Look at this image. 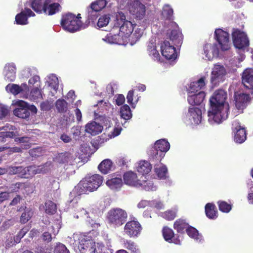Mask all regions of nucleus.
Returning a JSON list of instances; mask_svg holds the SVG:
<instances>
[{"label": "nucleus", "instance_id": "nucleus-1", "mask_svg": "<svg viewBox=\"0 0 253 253\" xmlns=\"http://www.w3.org/2000/svg\"><path fill=\"white\" fill-rule=\"evenodd\" d=\"M226 97V92L223 89L216 90L211 97L208 111V121L211 124H218L227 118L229 105L225 102Z\"/></svg>", "mask_w": 253, "mask_h": 253}, {"label": "nucleus", "instance_id": "nucleus-2", "mask_svg": "<svg viewBox=\"0 0 253 253\" xmlns=\"http://www.w3.org/2000/svg\"><path fill=\"white\" fill-rule=\"evenodd\" d=\"M167 35L172 43L167 40L164 41L161 46V53L166 59L173 61L177 56L174 45L177 46L181 45L182 35L178 25L173 22H170Z\"/></svg>", "mask_w": 253, "mask_h": 253}, {"label": "nucleus", "instance_id": "nucleus-3", "mask_svg": "<svg viewBox=\"0 0 253 253\" xmlns=\"http://www.w3.org/2000/svg\"><path fill=\"white\" fill-rule=\"evenodd\" d=\"M72 238L74 241L73 244L78 247L81 253H98L100 251L98 250V247L103 246L83 235L74 234L70 239L72 240Z\"/></svg>", "mask_w": 253, "mask_h": 253}, {"label": "nucleus", "instance_id": "nucleus-4", "mask_svg": "<svg viewBox=\"0 0 253 253\" xmlns=\"http://www.w3.org/2000/svg\"><path fill=\"white\" fill-rule=\"evenodd\" d=\"M102 182V176L99 174H94L81 180L75 189L79 194L88 193L96 190Z\"/></svg>", "mask_w": 253, "mask_h": 253}, {"label": "nucleus", "instance_id": "nucleus-5", "mask_svg": "<svg viewBox=\"0 0 253 253\" xmlns=\"http://www.w3.org/2000/svg\"><path fill=\"white\" fill-rule=\"evenodd\" d=\"M232 36L234 46L240 50L238 53L240 55L239 63H240L245 58L244 52L249 46V40L246 33L238 29H233Z\"/></svg>", "mask_w": 253, "mask_h": 253}, {"label": "nucleus", "instance_id": "nucleus-6", "mask_svg": "<svg viewBox=\"0 0 253 253\" xmlns=\"http://www.w3.org/2000/svg\"><path fill=\"white\" fill-rule=\"evenodd\" d=\"M80 18H81L80 14L76 16L72 13H67L63 15L61 24L66 31L74 32L79 30L82 26Z\"/></svg>", "mask_w": 253, "mask_h": 253}, {"label": "nucleus", "instance_id": "nucleus-7", "mask_svg": "<svg viewBox=\"0 0 253 253\" xmlns=\"http://www.w3.org/2000/svg\"><path fill=\"white\" fill-rule=\"evenodd\" d=\"M116 20L118 26H120L119 33L127 42V39L132 33L133 25L130 21L126 20V16L122 12H119L117 14Z\"/></svg>", "mask_w": 253, "mask_h": 253}, {"label": "nucleus", "instance_id": "nucleus-8", "mask_svg": "<svg viewBox=\"0 0 253 253\" xmlns=\"http://www.w3.org/2000/svg\"><path fill=\"white\" fill-rule=\"evenodd\" d=\"M170 148L169 143L166 139L157 140L154 147L149 151V155L152 159L161 160Z\"/></svg>", "mask_w": 253, "mask_h": 253}, {"label": "nucleus", "instance_id": "nucleus-9", "mask_svg": "<svg viewBox=\"0 0 253 253\" xmlns=\"http://www.w3.org/2000/svg\"><path fill=\"white\" fill-rule=\"evenodd\" d=\"M127 216L126 211L119 208L110 210L107 214L109 222L117 227L123 225L126 222Z\"/></svg>", "mask_w": 253, "mask_h": 253}, {"label": "nucleus", "instance_id": "nucleus-10", "mask_svg": "<svg viewBox=\"0 0 253 253\" xmlns=\"http://www.w3.org/2000/svg\"><path fill=\"white\" fill-rule=\"evenodd\" d=\"M226 74L227 71L223 65L219 63L214 64L211 71V83L216 85L223 82L225 79Z\"/></svg>", "mask_w": 253, "mask_h": 253}, {"label": "nucleus", "instance_id": "nucleus-11", "mask_svg": "<svg viewBox=\"0 0 253 253\" xmlns=\"http://www.w3.org/2000/svg\"><path fill=\"white\" fill-rule=\"evenodd\" d=\"M17 107L13 111L15 116L22 119H26L30 116V111L36 113L37 109L34 105H29L27 102L19 100L17 102Z\"/></svg>", "mask_w": 253, "mask_h": 253}, {"label": "nucleus", "instance_id": "nucleus-12", "mask_svg": "<svg viewBox=\"0 0 253 253\" xmlns=\"http://www.w3.org/2000/svg\"><path fill=\"white\" fill-rule=\"evenodd\" d=\"M214 37L220 47L221 51H227L230 49V44L229 41V35L227 32L221 29H216L214 32Z\"/></svg>", "mask_w": 253, "mask_h": 253}, {"label": "nucleus", "instance_id": "nucleus-13", "mask_svg": "<svg viewBox=\"0 0 253 253\" xmlns=\"http://www.w3.org/2000/svg\"><path fill=\"white\" fill-rule=\"evenodd\" d=\"M99 209L96 208L94 205H92L87 209V211L84 209L80 211L81 216H85L87 218V222L91 225L93 228H97L100 224L93 219L95 218V214L97 213Z\"/></svg>", "mask_w": 253, "mask_h": 253}, {"label": "nucleus", "instance_id": "nucleus-14", "mask_svg": "<svg viewBox=\"0 0 253 253\" xmlns=\"http://www.w3.org/2000/svg\"><path fill=\"white\" fill-rule=\"evenodd\" d=\"M202 112L197 107H190L184 120L187 123L198 125L201 122Z\"/></svg>", "mask_w": 253, "mask_h": 253}, {"label": "nucleus", "instance_id": "nucleus-15", "mask_svg": "<svg viewBox=\"0 0 253 253\" xmlns=\"http://www.w3.org/2000/svg\"><path fill=\"white\" fill-rule=\"evenodd\" d=\"M234 98L236 107L240 112H242L251 99L249 94L243 92H235Z\"/></svg>", "mask_w": 253, "mask_h": 253}, {"label": "nucleus", "instance_id": "nucleus-16", "mask_svg": "<svg viewBox=\"0 0 253 253\" xmlns=\"http://www.w3.org/2000/svg\"><path fill=\"white\" fill-rule=\"evenodd\" d=\"M142 228L137 221L127 222L125 226L124 232L130 237H136L140 234Z\"/></svg>", "mask_w": 253, "mask_h": 253}, {"label": "nucleus", "instance_id": "nucleus-17", "mask_svg": "<svg viewBox=\"0 0 253 253\" xmlns=\"http://www.w3.org/2000/svg\"><path fill=\"white\" fill-rule=\"evenodd\" d=\"M220 54L219 48L216 43H207L204 47V54L205 59L211 60L214 58L217 57Z\"/></svg>", "mask_w": 253, "mask_h": 253}, {"label": "nucleus", "instance_id": "nucleus-18", "mask_svg": "<svg viewBox=\"0 0 253 253\" xmlns=\"http://www.w3.org/2000/svg\"><path fill=\"white\" fill-rule=\"evenodd\" d=\"M129 12L136 18L142 19L145 14V6L138 0L132 2L128 8Z\"/></svg>", "mask_w": 253, "mask_h": 253}, {"label": "nucleus", "instance_id": "nucleus-19", "mask_svg": "<svg viewBox=\"0 0 253 253\" xmlns=\"http://www.w3.org/2000/svg\"><path fill=\"white\" fill-rule=\"evenodd\" d=\"M208 77V74H206L201 77L196 81L191 83L187 89L188 93H198L200 91L201 89H203L207 83Z\"/></svg>", "mask_w": 253, "mask_h": 253}, {"label": "nucleus", "instance_id": "nucleus-20", "mask_svg": "<svg viewBox=\"0 0 253 253\" xmlns=\"http://www.w3.org/2000/svg\"><path fill=\"white\" fill-rule=\"evenodd\" d=\"M7 92H10L14 95L20 94L21 97L24 98L25 92L28 89V85L26 83H23L21 85L14 84H9L5 87Z\"/></svg>", "mask_w": 253, "mask_h": 253}, {"label": "nucleus", "instance_id": "nucleus-21", "mask_svg": "<svg viewBox=\"0 0 253 253\" xmlns=\"http://www.w3.org/2000/svg\"><path fill=\"white\" fill-rule=\"evenodd\" d=\"M234 132V141L238 143H242L246 139V133L245 128L241 126L240 123L235 121L233 123Z\"/></svg>", "mask_w": 253, "mask_h": 253}, {"label": "nucleus", "instance_id": "nucleus-22", "mask_svg": "<svg viewBox=\"0 0 253 253\" xmlns=\"http://www.w3.org/2000/svg\"><path fill=\"white\" fill-rule=\"evenodd\" d=\"M147 52L148 55L155 61H159L160 55L156 49V39L151 38L147 44Z\"/></svg>", "mask_w": 253, "mask_h": 253}, {"label": "nucleus", "instance_id": "nucleus-23", "mask_svg": "<svg viewBox=\"0 0 253 253\" xmlns=\"http://www.w3.org/2000/svg\"><path fill=\"white\" fill-rule=\"evenodd\" d=\"M242 83L247 88L253 89V68L244 70L242 77Z\"/></svg>", "mask_w": 253, "mask_h": 253}, {"label": "nucleus", "instance_id": "nucleus-24", "mask_svg": "<svg viewBox=\"0 0 253 253\" xmlns=\"http://www.w3.org/2000/svg\"><path fill=\"white\" fill-rule=\"evenodd\" d=\"M35 15V13L30 9L25 8L24 10L16 16L15 21L17 24L26 25L28 23V17Z\"/></svg>", "mask_w": 253, "mask_h": 253}, {"label": "nucleus", "instance_id": "nucleus-25", "mask_svg": "<svg viewBox=\"0 0 253 253\" xmlns=\"http://www.w3.org/2000/svg\"><path fill=\"white\" fill-rule=\"evenodd\" d=\"M3 74L5 79L9 82L13 81L16 77V66L14 63H8L5 65Z\"/></svg>", "mask_w": 253, "mask_h": 253}, {"label": "nucleus", "instance_id": "nucleus-26", "mask_svg": "<svg viewBox=\"0 0 253 253\" xmlns=\"http://www.w3.org/2000/svg\"><path fill=\"white\" fill-rule=\"evenodd\" d=\"M205 93L204 91H199L196 93H188V102L192 105L200 104L204 99Z\"/></svg>", "mask_w": 253, "mask_h": 253}, {"label": "nucleus", "instance_id": "nucleus-27", "mask_svg": "<svg viewBox=\"0 0 253 253\" xmlns=\"http://www.w3.org/2000/svg\"><path fill=\"white\" fill-rule=\"evenodd\" d=\"M124 180L125 184L133 186H138L140 184V180L138 179L135 173L128 171L124 174Z\"/></svg>", "mask_w": 253, "mask_h": 253}, {"label": "nucleus", "instance_id": "nucleus-28", "mask_svg": "<svg viewBox=\"0 0 253 253\" xmlns=\"http://www.w3.org/2000/svg\"><path fill=\"white\" fill-rule=\"evenodd\" d=\"M24 98L28 99L34 101H37L42 98L41 91L38 87H35L31 90L30 92H29V88L28 86V89L27 91L25 92Z\"/></svg>", "mask_w": 253, "mask_h": 253}, {"label": "nucleus", "instance_id": "nucleus-29", "mask_svg": "<svg viewBox=\"0 0 253 253\" xmlns=\"http://www.w3.org/2000/svg\"><path fill=\"white\" fill-rule=\"evenodd\" d=\"M61 226L59 222L56 223L54 225H51L48 229V232H45L42 235V239L43 240L47 241V242H50L52 239V236L55 235L58 233L59 230Z\"/></svg>", "mask_w": 253, "mask_h": 253}, {"label": "nucleus", "instance_id": "nucleus-30", "mask_svg": "<svg viewBox=\"0 0 253 253\" xmlns=\"http://www.w3.org/2000/svg\"><path fill=\"white\" fill-rule=\"evenodd\" d=\"M102 126L95 122H91L85 126V131L92 135H95L101 132L102 130Z\"/></svg>", "mask_w": 253, "mask_h": 253}, {"label": "nucleus", "instance_id": "nucleus-31", "mask_svg": "<svg viewBox=\"0 0 253 253\" xmlns=\"http://www.w3.org/2000/svg\"><path fill=\"white\" fill-rule=\"evenodd\" d=\"M105 42L110 44H123L126 42L120 33L118 35H112L109 34L104 39H103Z\"/></svg>", "mask_w": 253, "mask_h": 253}, {"label": "nucleus", "instance_id": "nucleus-32", "mask_svg": "<svg viewBox=\"0 0 253 253\" xmlns=\"http://www.w3.org/2000/svg\"><path fill=\"white\" fill-rule=\"evenodd\" d=\"M51 0H34L31 3V7L37 12L43 11L45 5L50 2Z\"/></svg>", "mask_w": 253, "mask_h": 253}, {"label": "nucleus", "instance_id": "nucleus-33", "mask_svg": "<svg viewBox=\"0 0 253 253\" xmlns=\"http://www.w3.org/2000/svg\"><path fill=\"white\" fill-rule=\"evenodd\" d=\"M152 166L147 161H143L140 162L137 167V170L138 172L142 175L148 174L151 170Z\"/></svg>", "mask_w": 253, "mask_h": 253}, {"label": "nucleus", "instance_id": "nucleus-34", "mask_svg": "<svg viewBox=\"0 0 253 253\" xmlns=\"http://www.w3.org/2000/svg\"><path fill=\"white\" fill-rule=\"evenodd\" d=\"M206 214L210 219H215L217 217V211L215 205L211 203H208L205 206Z\"/></svg>", "mask_w": 253, "mask_h": 253}, {"label": "nucleus", "instance_id": "nucleus-35", "mask_svg": "<svg viewBox=\"0 0 253 253\" xmlns=\"http://www.w3.org/2000/svg\"><path fill=\"white\" fill-rule=\"evenodd\" d=\"M106 185L113 190H118L123 185V181L120 177L112 178L106 181Z\"/></svg>", "mask_w": 253, "mask_h": 253}, {"label": "nucleus", "instance_id": "nucleus-36", "mask_svg": "<svg viewBox=\"0 0 253 253\" xmlns=\"http://www.w3.org/2000/svg\"><path fill=\"white\" fill-rule=\"evenodd\" d=\"M163 235L166 241L170 242H173L176 244H180L179 241H174V233L172 229L167 227H165L163 230Z\"/></svg>", "mask_w": 253, "mask_h": 253}, {"label": "nucleus", "instance_id": "nucleus-37", "mask_svg": "<svg viewBox=\"0 0 253 253\" xmlns=\"http://www.w3.org/2000/svg\"><path fill=\"white\" fill-rule=\"evenodd\" d=\"M61 6L58 3H53L50 4H46L43 9V12L49 15L54 14L60 10Z\"/></svg>", "mask_w": 253, "mask_h": 253}, {"label": "nucleus", "instance_id": "nucleus-38", "mask_svg": "<svg viewBox=\"0 0 253 253\" xmlns=\"http://www.w3.org/2000/svg\"><path fill=\"white\" fill-rule=\"evenodd\" d=\"M25 168L22 166H10L7 168V173L9 174H18L21 177L25 176Z\"/></svg>", "mask_w": 253, "mask_h": 253}, {"label": "nucleus", "instance_id": "nucleus-39", "mask_svg": "<svg viewBox=\"0 0 253 253\" xmlns=\"http://www.w3.org/2000/svg\"><path fill=\"white\" fill-rule=\"evenodd\" d=\"M186 232L188 236L194 239L198 243H200L203 240L202 235L200 234L197 229L192 227H189L186 229Z\"/></svg>", "mask_w": 253, "mask_h": 253}, {"label": "nucleus", "instance_id": "nucleus-40", "mask_svg": "<svg viewBox=\"0 0 253 253\" xmlns=\"http://www.w3.org/2000/svg\"><path fill=\"white\" fill-rule=\"evenodd\" d=\"M112 162L109 159L103 160L98 166V169L104 174H106L111 169Z\"/></svg>", "mask_w": 253, "mask_h": 253}, {"label": "nucleus", "instance_id": "nucleus-41", "mask_svg": "<svg viewBox=\"0 0 253 253\" xmlns=\"http://www.w3.org/2000/svg\"><path fill=\"white\" fill-rule=\"evenodd\" d=\"M46 83L48 84V86L55 91L58 89L59 85L58 79L55 75L51 74L49 75L47 77Z\"/></svg>", "mask_w": 253, "mask_h": 253}, {"label": "nucleus", "instance_id": "nucleus-42", "mask_svg": "<svg viewBox=\"0 0 253 253\" xmlns=\"http://www.w3.org/2000/svg\"><path fill=\"white\" fill-rule=\"evenodd\" d=\"M124 247L130 251L131 253H140L139 249L137 245L131 240H124Z\"/></svg>", "mask_w": 253, "mask_h": 253}, {"label": "nucleus", "instance_id": "nucleus-43", "mask_svg": "<svg viewBox=\"0 0 253 253\" xmlns=\"http://www.w3.org/2000/svg\"><path fill=\"white\" fill-rule=\"evenodd\" d=\"M120 115L125 120H130L132 117V113L130 107L127 105L123 106L120 111Z\"/></svg>", "mask_w": 253, "mask_h": 253}, {"label": "nucleus", "instance_id": "nucleus-44", "mask_svg": "<svg viewBox=\"0 0 253 253\" xmlns=\"http://www.w3.org/2000/svg\"><path fill=\"white\" fill-rule=\"evenodd\" d=\"M155 171L159 178L165 179L167 177L168 169L166 166L158 165L155 168Z\"/></svg>", "mask_w": 253, "mask_h": 253}, {"label": "nucleus", "instance_id": "nucleus-45", "mask_svg": "<svg viewBox=\"0 0 253 253\" xmlns=\"http://www.w3.org/2000/svg\"><path fill=\"white\" fill-rule=\"evenodd\" d=\"M45 212L49 214H53L57 210L56 204L51 201H47L44 204Z\"/></svg>", "mask_w": 253, "mask_h": 253}, {"label": "nucleus", "instance_id": "nucleus-46", "mask_svg": "<svg viewBox=\"0 0 253 253\" xmlns=\"http://www.w3.org/2000/svg\"><path fill=\"white\" fill-rule=\"evenodd\" d=\"M71 158V154L69 153H62L59 154L54 159V161L60 164L67 163Z\"/></svg>", "mask_w": 253, "mask_h": 253}, {"label": "nucleus", "instance_id": "nucleus-47", "mask_svg": "<svg viewBox=\"0 0 253 253\" xmlns=\"http://www.w3.org/2000/svg\"><path fill=\"white\" fill-rule=\"evenodd\" d=\"M173 11L169 4H165L163 8L162 15L166 19H170L173 17Z\"/></svg>", "mask_w": 253, "mask_h": 253}, {"label": "nucleus", "instance_id": "nucleus-48", "mask_svg": "<svg viewBox=\"0 0 253 253\" xmlns=\"http://www.w3.org/2000/svg\"><path fill=\"white\" fill-rule=\"evenodd\" d=\"M188 224L183 220L181 219H178L176 220L174 224V228L178 232H183L184 230L188 228Z\"/></svg>", "mask_w": 253, "mask_h": 253}, {"label": "nucleus", "instance_id": "nucleus-49", "mask_svg": "<svg viewBox=\"0 0 253 253\" xmlns=\"http://www.w3.org/2000/svg\"><path fill=\"white\" fill-rule=\"evenodd\" d=\"M33 215V211L30 208L25 207L24 212L22 213L20 217V222L25 223L28 222Z\"/></svg>", "mask_w": 253, "mask_h": 253}, {"label": "nucleus", "instance_id": "nucleus-50", "mask_svg": "<svg viewBox=\"0 0 253 253\" xmlns=\"http://www.w3.org/2000/svg\"><path fill=\"white\" fill-rule=\"evenodd\" d=\"M26 174L25 178H28L29 176H33L36 174L40 173L39 167L36 166H30L27 168H25Z\"/></svg>", "mask_w": 253, "mask_h": 253}, {"label": "nucleus", "instance_id": "nucleus-51", "mask_svg": "<svg viewBox=\"0 0 253 253\" xmlns=\"http://www.w3.org/2000/svg\"><path fill=\"white\" fill-rule=\"evenodd\" d=\"M55 107L58 112H65L67 110V103L64 99H59L55 103Z\"/></svg>", "mask_w": 253, "mask_h": 253}, {"label": "nucleus", "instance_id": "nucleus-52", "mask_svg": "<svg viewBox=\"0 0 253 253\" xmlns=\"http://www.w3.org/2000/svg\"><path fill=\"white\" fill-rule=\"evenodd\" d=\"M139 186H142L144 189L147 191H155L157 189V187L154 185V183L152 181H145L144 179L140 180V184Z\"/></svg>", "mask_w": 253, "mask_h": 253}, {"label": "nucleus", "instance_id": "nucleus-53", "mask_svg": "<svg viewBox=\"0 0 253 253\" xmlns=\"http://www.w3.org/2000/svg\"><path fill=\"white\" fill-rule=\"evenodd\" d=\"M98 10L94 8L93 7L90 6L87 8V21L88 22L90 21H94L98 16Z\"/></svg>", "mask_w": 253, "mask_h": 253}, {"label": "nucleus", "instance_id": "nucleus-54", "mask_svg": "<svg viewBox=\"0 0 253 253\" xmlns=\"http://www.w3.org/2000/svg\"><path fill=\"white\" fill-rule=\"evenodd\" d=\"M15 141H19L21 143V148L23 149H27L31 147V143L29 142V138L26 137H19L15 139Z\"/></svg>", "mask_w": 253, "mask_h": 253}, {"label": "nucleus", "instance_id": "nucleus-55", "mask_svg": "<svg viewBox=\"0 0 253 253\" xmlns=\"http://www.w3.org/2000/svg\"><path fill=\"white\" fill-rule=\"evenodd\" d=\"M176 210H169L162 213L161 216L168 220H173L176 216Z\"/></svg>", "mask_w": 253, "mask_h": 253}, {"label": "nucleus", "instance_id": "nucleus-56", "mask_svg": "<svg viewBox=\"0 0 253 253\" xmlns=\"http://www.w3.org/2000/svg\"><path fill=\"white\" fill-rule=\"evenodd\" d=\"M219 209L223 212H229L231 210V206L224 201L218 202Z\"/></svg>", "mask_w": 253, "mask_h": 253}, {"label": "nucleus", "instance_id": "nucleus-57", "mask_svg": "<svg viewBox=\"0 0 253 253\" xmlns=\"http://www.w3.org/2000/svg\"><path fill=\"white\" fill-rule=\"evenodd\" d=\"M106 5V1L105 0H97L94 2H92L90 6L93 7L99 11L103 9Z\"/></svg>", "mask_w": 253, "mask_h": 253}, {"label": "nucleus", "instance_id": "nucleus-58", "mask_svg": "<svg viewBox=\"0 0 253 253\" xmlns=\"http://www.w3.org/2000/svg\"><path fill=\"white\" fill-rule=\"evenodd\" d=\"M144 29L142 28H136L134 32L129 36L132 40L136 42L138 41L143 34Z\"/></svg>", "mask_w": 253, "mask_h": 253}, {"label": "nucleus", "instance_id": "nucleus-59", "mask_svg": "<svg viewBox=\"0 0 253 253\" xmlns=\"http://www.w3.org/2000/svg\"><path fill=\"white\" fill-rule=\"evenodd\" d=\"M110 17L108 15H104L101 16L98 19L97 26L99 27L106 26L109 23Z\"/></svg>", "mask_w": 253, "mask_h": 253}, {"label": "nucleus", "instance_id": "nucleus-60", "mask_svg": "<svg viewBox=\"0 0 253 253\" xmlns=\"http://www.w3.org/2000/svg\"><path fill=\"white\" fill-rule=\"evenodd\" d=\"M38 167L40 173H46L50 170L52 167V163L51 162H47L44 165Z\"/></svg>", "mask_w": 253, "mask_h": 253}, {"label": "nucleus", "instance_id": "nucleus-61", "mask_svg": "<svg viewBox=\"0 0 253 253\" xmlns=\"http://www.w3.org/2000/svg\"><path fill=\"white\" fill-rule=\"evenodd\" d=\"M54 253H70L66 246L61 243L58 244L55 247Z\"/></svg>", "mask_w": 253, "mask_h": 253}, {"label": "nucleus", "instance_id": "nucleus-62", "mask_svg": "<svg viewBox=\"0 0 253 253\" xmlns=\"http://www.w3.org/2000/svg\"><path fill=\"white\" fill-rule=\"evenodd\" d=\"M28 83L30 86L35 85V87H38V88L41 87L40 77L38 76H34L30 78Z\"/></svg>", "mask_w": 253, "mask_h": 253}, {"label": "nucleus", "instance_id": "nucleus-63", "mask_svg": "<svg viewBox=\"0 0 253 253\" xmlns=\"http://www.w3.org/2000/svg\"><path fill=\"white\" fill-rule=\"evenodd\" d=\"M17 243H16L15 237L14 236L10 234L7 236V239L5 242V246L6 247H11L13 245H15Z\"/></svg>", "mask_w": 253, "mask_h": 253}, {"label": "nucleus", "instance_id": "nucleus-64", "mask_svg": "<svg viewBox=\"0 0 253 253\" xmlns=\"http://www.w3.org/2000/svg\"><path fill=\"white\" fill-rule=\"evenodd\" d=\"M9 113V110L7 106L0 104V119L5 117Z\"/></svg>", "mask_w": 253, "mask_h": 253}]
</instances>
